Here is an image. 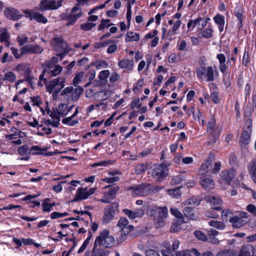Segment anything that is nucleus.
Instances as JSON below:
<instances>
[{
	"label": "nucleus",
	"mask_w": 256,
	"mask_h": 256,
	"mask_svg": "<svg viewBox=\"0 0 256 256\" xmlns=\"http://www.w3.org/2000/svg\"><path fill=\"white\" fill-rule=\"evenodd\" d=\"M212 157V154L209 155L208 158L202 164L199 170L200 184L204 190H208L213 189L215 186L213 178L208 175Z\"/></svg>",
	"instance_id": "obj_1"
},
{
	"label": "nucleus",
	"mask_w": 256,
	"mask_h": 256,
	"mask_svg": "<svg viewBox=\"0 0 256 256\" xmlns=\"http://www.w3.org/2000/svg\"><path fill=\"white\" fill-rule=\"evenodd\" d=\"M114 244L115 239L114 237L110 234L108 230H104L100 232L99 235L96 238L94 245L110 248L112 247Z\"/></svg>",
	"instance_id": "obj_2"
},
{
	"label": "nucleus",
	"mask_w": 256,
	"mask_h": 256,
	"mask_svg": "<svg viewBox=\"0 0 256 256\" xmlns=\"http://www.w3.org/2000/svg\"><path fill=\"white\" fill-rule=\"evenodd\" d=\"M196 72L198 78L200 80H204L207 82H212L214 80L215 72L211 66H201L196 68Z\"/></svg>",
	"instance_id": "obj_3"
},
{
	"label": "nucleus",
	"mask_w": 256,
	"mask_h": 256,
	"mask_svg": "<svg viewBox=\"0 0 256 256\" xmlns=\"http://www.w3.org/2000/svg\"><path fill=\"white\" fill-rule=\"evenodd\" d=\"M236 175V170L234 168L222 171L218 178V183L221 185V187L224 189L226 188Z\"/></svg>",
	"instance_id": "obj_4"
},
{
	"label": "nucleus",
	"mask_w": 256,
	"mask_h": 256,
	"mask_svg": "<svg viewBox=\"0 0 256 256\" xmlns=\"http://www.w3.org/2000/svg\"><path fill=\"white\" fill-rule=\"evenodd\" d=\"M50 44L56 51L60 52L59 56L61 57V59L68 52V44L61 36L54 38L50 41Z\"/></svg>",
	"instance_id": "obj_5"
},
{
	"label": "nucleus",
	"mask_w": 256,
	"mask_h": 256,
	"mask_svg": "<svg viewBox=\"0 0 256 256\" xmlns=\"http://www.w3.org/2000/svg\"><path fill=\"white\" fill-rule=\"evenodd\" d=\"M128 190H132V194L134 196H146L152 192L148 184H142L131 186Z\"/></svg>",
	"instance_id": "obj_6"
},
{
	"label": "nucleus",
	"mask_w": 256,
	"mask_h": 256,
	"mask_svg": "<svg viewBox=\"0 0 256 256\" xmlns=\"http://www.w3.org/2000/svg\"><path fill=\"white\" fill-rule=\"evenodd\" d=\"M65 82L66 78L64 76L54 78L50 80L49 84L47 86V90L50 93L52 92H58L64 88Z\"/></svg>",
	"instance_id": "obj_7"
},
{
	"label": "nucleus",
	"mask_w": 256,
	"mask_h": 256,
	"mask_svg": "<svg viewBox=\"0 0 256 256\" xmlns=\"http://www.w3.org/2000/svg\"><path fill=\"white\" fill-rule=\"evenodd\" d=\"M248 214L244 212H238L236 215L230 218V222L234 228H240L246 224Z\"/></svg>",
	"instance_id": "obj_8"
},
{
	"label": "nucleus",
	"mask_w": 256,
	"mask_h": 256,
	"mask_svg": "<svg viewBox=\"0 0 256 256\" xmlns=\"http://www.w3.org/2000/svg\"><path fill=\"white\" fill-rule=\"evenodd\" d=\"M79 6L80 4H77L72 8V11L70 13H66L62 15V18L68 22V23L66 24V26L74 24L76 20L81 16L82 12L80 11L78 13H76V12L80 10Z\"/></svg>",
	"instance_id": "obj_9"
},
{
	"label": "nucleus",
	"mask_w": 256,
	"mask_h": 256,
	"mask_svg": "<svg viewBox=\"0 0 256 256\" xmlns=\"http://www.w3.org/2000/svg\"><path fill=\"white\" fill-rule=\"evenodd\" d=\"M168 168L166 164H156L153 166L152 174V176L158 180H161L164 178L168 175Z\"/></svg>",
	"instance_id": "obj_10"
},
{
	"label": "nucleus",
	"mask_w": 256,
	"mask_h": 256,
	"mask_svg": "<svg viewBox=\"0 0 256 256\" xmlns=\"http://www.w3.org/2000/svg\"><path fill=\"white\" fill-rule=\"evenodd\" d=\"M83 89L82 88H74L72 86H68L62 92V94H66L68 98L69 99L72 101H76L80 94L82 93Z\"/></svg>",
	"instance_id": "obj_11"
},
{
	"label": "nucleus",
	"mask_w": 256,
	"mask_h": 256,
	"mask_svg": "<svg viewBox=\"0 0 256 256\" xmlns=\"http://www.w3.org/2000/svg\"><path fill=\"white\" fill-rule=\"evenodd\" d=\"M147 214L150 216L167 218L168 210L166 206H152L148 210Z\"/></svg>",
	"instance_id": "obj_12"
},
{
	"label": "nucleus",
	"mask_w": 256,
	"mask_h": 256,
	"mask_svg": "<svg viewBox=\"0 0 256 256\" xmlns=\"http://www.w3.org/2000/svg\"><path fill=\"white\" fill-rule=\"evenodd\" d=\"M96 188H78L76 193L74 201L86 200L92 194L96 191Z\"/></svg>",
	"instance_id": "obj_13"
},
{
	"label": "nucleus",
	"mask_w": 256,
	"mask_h": 256,
	"mask_svg": "<svg viewBox=\"0 0 256 256\" xmlns=\"http://www.w3.org/2000/svg\"><path fill=\"white\" fill-rule=\"evenodd\" d=\"M63 0L41 1L40 8L41 10H56L62 6Z\"/></svg>",
	"instance_id": "obj_14"
},
{
	"label": "nucleus",
	"mask_w": 256,
	"mask_h": 256,
	"mask_svg": "<svg viewBox=\"0 0 256 256\" xmlns=\"http://www.w3.org/2000/svg\"><path fill=\"white\" fill-rule=\"evenodd\" d=\"M122 211L130 220L142 218L145 214V210L142 208L134 210L124 208Z\"/></svg>",
	"instance_id": "obj_15"
},
{
	"label": "nucleus",
	"mask_w": 256,
	"mask_h": 256,
	"mask_svg": "<svg viewBox=\"0 0 256 256\" xmlns=\"http://www.w3.org/2000/svg\"><path fill=\"white\" fill-rule=\"evenodd\" d=\"M43 48L39 45L37 44H26L20 48L22 54H40L43 52Z\"/></svg>",
	"instance_id": "obj_16"
},
{
	"label": "nucleus",
	"mask_w": 256,
	"mask_h": 256,
	"mask_svg": "<svg viewBox=\"0 0 256 256\" xmlns=\"http://www.w3.org/2000/svg\"><path fill=\"white\" fill-rule=\"evenodd\" d=\"M216 120L213 116H212L208 124L207 132L214 137H218L221 132V128L216 126Z\"/></svg>",
	"instance_id": "obj_17"
},
{
	"label": "nucleus",
	"mask_w": 256,
	"mask_h": 256,
	"mask_svg": "<svg viewBox=\"0 0 256 256\" xmlns=\"http://www.w3.org/2000/svg\"><path fill=\"white\" fill-rule=\"evenodd\" d=\"M252 126L250 124L247 126L246 129L242 132L240 140V144L241 146L244 147L249 144L252 134Z\"/></svg>",
	"instance_id": "obj_18"
},
{
	"label": "nucleus",
	"mask_w": 256,
	"mask_h": 256,
	"mask_svg": "<svg viewBox=\"0 0 256 256\" xmlns=\"http://www.w3.org/2000/svg\"><path fill=\"white\" fill-rule=\"evenodd\" d=\"M26 16L30 20H35L38 22L42 24H46L48 22V20L42 14L32 12L30 10L24 11Z\"/></svg>",
	"instance_id": "obj_19"
},
{
	"label": "nucleus",
	"mask_w": 256,
	"mask_h": 256,
	"mask_svg": "<svg viewBox=\"0 0 256 256\" xmlns=\"http://www.w3.org/2000/svg\"><path fill=\"white\" fill-rule=\"evenodd\" d=\"M206 200L210 204V206L213 210H221L220 206L222 201L218 196H209L206 197Z\"/></svg>",
	"instance_id": "obj_20"
},
{
	"label": "nucleus",
	"mask_w": 256,
	"mask_h": 256,
	"mask_svg": "<svg viewBox=\"0 0 256 256\" xmlns=\"http://www.w3.org/2000/svg\"><path fill=\"white\" fill-rule=\"evenodd\" d=\"M70 109L68 108V105L66 104H60L58 107L54 110V114L60 118L61 117L66 116L70 112Z\"/></svg>",
	"instance_id": "obj_21"
},
{
	"label": "nucleus",
	"mask_w": 256,
	"mask_h": 256,
	"mask_svg": "<svg viewBox=\"0 0 256 256\" xmlns=\"http://www.w3.org/2000/svg\"><path fill=\"white\" fill-rule=\"evenodd\" d=\"M4 14L7 18L14 20H17L22 17L20 12L14 8H6Z\"/></svg>",
	"instance_id": "obj_22"
},
{
	"label": "nucleus",
	"mask_w": 256,
	"mask_h": 256,
	"mask_svg": "<svg viewBox=\"0 0 256 256\" xmlns=\"http://www.w3.org/2000/svg\"><path fill=\"white\" fill-rule=\"evenodd\" d=\"M117 226H118L120 230H122V232L124 234L130 233L134 228L132 225L129 224L128 220L124 218H122L120 219L117 224Z\"/></svg>",
	"instance_id": "obj_23"
},
{
	"label": "nucleus",
	"mask_w": 256,
	"mask_h": 256,
	"mask_svg": "<svg viewBox=\"0 0 256 256\" xmlns=\"http://www.w3.org/2000/svg\"><path fill=\"white\" fill-rule=\"evenodd\" d=\"M110 252L108 250L102 248H97V246H94V248L92 250L91 254L90 251H86L84 253L85 256H108Z\"/></svg>",
	"instance_id": "obj_24"
},
{
	"label": "nucleus",
	"mask_w": 256,
	"mask_h": 256,
	"mask_svg": "<svg viewBox=\"0 0 256 256\" xmlns=\"http://www.w3.org/2000/svg\"><path fill=\"white\" fill-rule=\"evenodd\" d=\"M115 214L114 208L112 205L107 206L104 209V214L102 218V222L108 224L113 218Z\"/></svg>",
	"instance_id": "obj_25"
},
{
	"label": "nucleus",
	"mask_w": 256,
	"mask_h": 256,
	"mask_svg": "<svg viewBox=\"0 0 256 256\" xmlns=\"http://www.w3.org/2000/svg\"><path fill=\"white\" fill-rule=\"evenodd\" d=\"M239 256H256V246L247 244L240 250Z\"/></svg>",
	"instance_id": "obj_26"
},
{
	"label": "nucleus",
	"mask_w": 256,
	"mask_h": 256,
	"mask_svg": "<svg viewBox=\"0 0 256 256\" xmlns=\"http://www.w3.org/2000/svg\"><path fill=\"white\" fill-rule=\"evenodd\" d=\"M118 187H114L110 188L108 192L104 194L103 198L100 200L104 203H108L115 196L116 192L118 190Z\"/></svg>",
	"instance_id": "obj_27"
},
{
	"label": "nucleus",
	"mask_w": 256,
	"mask_h": 256,
	"mask_svg": "<svg viewBox=\"0 0 256 256\" xmlns=\"http://www.w3.org/2000/svg\"><path fill=\"white\" fill-rule=\"evenodd\" d=\"M50 116L52 119L44 120L42 121L44 124L46 126H52L54 128H58L60 124V118L52 113L50 114Z\"/></svg>",
	"instance_id": "obj_28"
},
{
	"label": "nucleus",
	"mask_w": 256,
	"mask_h": 256,
	"mask_svg": "<svg viewBox=\"0 0 256 256\" xmlns=\"http://www.w3.org/2000/svg\"><path fill=\"white\" fill-rule=\"evenodd\" d=\"M14 70L18 72L24 77L28 74H31L32 72L29 65L26 64H20L17 65L14 68Z\"/></svg>",
	"instance_id": "obj_29"
},
{
	"label": "nucleus",
	"mask_w": 256,
	"mask_h": 256,
	"mask_svg": "<svg viewBox=\"0 0 256 256\" xmlns=\"http://www.w3.org/2000/svg\"><path fill=\"white\" fill-rule=\"evenodd\" d=\"M111 94L112 92L110 90H104L96 92L94 94V97L98 100L101 101L108 99Z\"/></svg>",
	"instance_id": "obj_30"
},
{
	"label": "nucleus",
	"mask_w": 256,
	"mask_h": 256,
	"mask_svg": "<svg viewBox=\"0 0 256 256\" xmlns=\"http://www.w3.org/2000/svg\"><path fill=\"white\" fill-rule=\"evenodd\" d=\"M134 62L132 60L129 59H123L120 61L118 66L122 68H126L128 70H132L134 66Z\"/></svg>",
	"instance_id": "obj_31"
},
{
	"label": "nucleus",
	"mask_w": 256,
	"mask_h": 256,
	"mask_svg": "<svg viewBox=\"0 0 256 256\" xmlns=\"http://www.w3.org/2000/svg\"><path fill=\"white\" fill-rule=\"evenodd\" d=\"M208 225L220 230H223L226 228L225 224L222 221L217 220H212L208 222Z\"/></svg>",
	"instance_id": "obj_32"
},
{
	"label": "nucleus",
	"mask_w": 256,
	"mask_h": 256,
	"mask_svg": "<svg viewBox=\"0 0 256 256\" xmlns=\"http://www.w3.org/2000/svg\"><path fill=\"white\" fill-rule=\"evenodd\" d=\"M140 38V36L138 34L128 31L126 34L125 40L126 42H137Z\"/></svg>",
	"instance_id": "obj_33"
},
{
	"label": "nucleus",
	"mask_w": 256,
	"mask_h": 256,
	"mask_svg": "<svg viewBox=\"0 0 256 256\" xmlns=\"http://www.w3.org/2000/svg\"><path fill=\"white\" fill-rule=\"evenodd\" d=\"M48 70L52 76H56L59 74L62 71V68L60 65L53 66L52 64H49Z\"/></svg>",
	"instance_id": "obj_34"
},
{
	"label": "nucleus",
	"mask_w": 256,
	"mask_h": 256,
	"mask_svg": "<svg viewBox=\"0 0 256 256\" xmlns=\"http://www.w3.org/2000/svg\"><path fill=\"white\" fill-rule=\"evenodd\" d=\"M210 154H212L213 155V157L212 158V161L214 160V155L212 153H210ZM221 166H222V164L220 162H215L213 166L212 164V163H211V166H210V168H209L208 172L210 171L212 174H216L220 170L221 168Z\"/></svg>",
	"instance_id": "obj_35"
},
{
	"label": "nucleus",
	"mask_w": 256,
	"mask_h": 256,
	"mask_svg": "<svg viewBox=\"0 0 256 256\" xmlns=\"http://www.w3.org/2000/svg\"><path fill=\"white\" fill-rule=\"evenodd\" d=\"M170 212L172 215L178 218L177 220H179L180 222H185L182 214L178 208L174 207L171 208Z\"/></svg>",
	"instance_id": "obj_36"
},
{
	"label": "nucleus",
	"mask_w": 256,
	"mask_h": 256,
	"mask_svg": "<svg viewBox=\"0 0 256 256\" xmlns=\"http://www.w3.org/2000/svg\"><path fill=\"white\" fill-rule=\"evenodd\" d=\"M79 122L78 119H74L71 116L64 118L62 120V123L70 126H73Z\"/></svg>",
	"instance_id": "obj_37"
},
{
	"label": "nucleus",
	"mask_w": 256,
	"mask_h": 256,
	"mask_svg": "<svg viewBox=\"0 0 256 256\" xmlns=\"http://www.w3.org/2000/svg\"><path fill=\"white\" fill-rule=\"evenodd\" d=\"M16 75L14 72H8L4 74L2 79L4 81L12 83L16 81Z\"/></svg>",
	"instance_id": "obj_38"
},
{
	"label": "nucleus",
	"mask_w": 256,
	"mask_h": 256,
	"mask_svg": "<svg viewBox=\"0 0 256 256\" xmlns=\"http://www.w3.org/2000/svg\"><path fill=\"white\" fill-rule=\"evenodd\" d=\"M184 216L190 220H194L196 218L194 210L190 207H187L184 210Z\"/></svg>",
	"instance_id": "obj_39"
},
{
	"label": "nucleus",
	"mask_w": 256,
	"mask_h": 256,
	"mask_svg": "<svg viewBox=\"0 0 256 256\" xmlns=\"http://www.w3.org/2000/svg\"><path fill=\"white\" fill-rule=\"evenodd\" d=\"M38 128H40L42 132L38 130L37 134L38 136H44V134H50L52 133V129L48 126H44L42 124H40L38 126Z\"/></svg>",
	"instance_id": "obj_40"
},
{
	"label": "nucleus",
	"mask_w": 256,
	"mask_h": 256,
	"mask_svg": "<svg viewBox=\"0 0 256 256\" xmlns=\"http://www.w3.org/2000/svg\"><path fill=\"white\" fill-rule=\"evenodd\" d=\"M214 30L212 28H206L198 34L200 38L203 37L206 38H211L213 36Z\"/></svg>",
	"instance_id": "obj_41"
},
{
	"label": "nucleus",
	"mask_w": 256,
	"mask_h": 256,
	"mask_svg": "<svg viewBox=\"0 0 256 256\" xmlns=\"http://www.w3.org/2000/svg\"><path fill=\"white\" fill-rule=\"evenodd\" d=\"M109 19H103L100 22V24L98 26V30H102L104 28H108L114 25L113 24L110 22Z\"/></svg>",
	"instance_id": "obj_42"
},
{
	"label": "nucleus",
	"mask_w": 256,
	"mask_h": 256,
	"mask_svg": "<svg viewBox=\"0 0 256 256\" xmlns=\"http://www.w3.org/2000/svg\"><path fill=\"white\" fill-rule=\"evenodd\" d=\"M10 38V34L5 28H1L0 34V41L8 42Z\"/></svg>",
	"instance_id": "obj_43"
},
{
	"label": "nucleus",
	"mask_w": 256,
	"mask_h": 256,
	"mask_svg": "<svg viewBox=\"0 0 256 256\" xmlns=\"http://www.w3.org/2000/svg\"><path fill=\"white\" fill-rule=\"evenodd\" d=\"M114 161L112 160H102L99 162L94 163L92 164V167L94 168L96 166H108L114 163Z\"/></svg>",
	"instance_id": "obj_44"
},
{
	"label": "nucleus",
	"mask_w": 256,
	"mask_h": 256,
	"mask_svg": "<svg viewBox=\"0 0 256 256\" xmlns=\"http://www.w3.org/2000/svg\"><path fill=\"white\" fill-rule=\"evenodd\" d=\"M248 170L250 175L256 172V160H252L248 166Z\"/></svg>",
	"instance_id": "obj_45"
},
{
	"label": "nucleus",
	"mask_w": 256,
	"mask_h": 256,
	"mask_svg": "<svg viewBox=\"0 0 256 256\" xmlns=\"http://www.w3.org/2000/svg\"><path fill=\"white\" fill-rule=\"evenodd\" d=\"M148 169L147 165L144 164H137L135 167V172L136 174H140Z\"/></svg>",
	"instance_id": "obj_46"
},
{
	"label": "nucleus",
	"mask_w": 256,
	"mask_h": 256,
	"mask_svg": "<svg viewBox=\"0 0 256 256\" xmlns=\"http://www.w3.org/2000/svg\"><path fill=\"white\" fill-rule=\"evenodd\" d=\"M184 223V222H180L179 220H176V222H174L170 227L171 232H178L182 229V228L181 226V224Z\"/></svg>",
	"instance_id": "obj_47"
},
{
	"label": "nucleus",
	"mask_w": 256,
	"mask_h": 256,
	"mask_svg": "<svg viewBox=\"0 0 256 256\" xmlns=\"http://www.w3.org/2000/svg\"><path fill=\"white\" fill-rule=\"evenodd\" d=\"M214 22L219 26H224V16L220 14H216L214 18Z\"/></svg>",
	"instance_id": "obj_48"
},
{
	"label": "nucleus",
	"mask_w": 256,
	"mask_h": 256,
	"mask_svg": "<svg viewBox=\"0 0 256 256\" xmlns=\"http://www.w3.org/2000/svg\"><path fill=\"white\" fill-rule=\"evenodd\" d=\"M50 198H46L44 200L42 203V206L43 208V211L45 212H50L52 210V208L50 205Z\"/></svg>",
	"instance_id": "obj_49"
},
{
	"label": "nucleus",
	"mask_w": 256,
	"mask_h": 256,
	"mask_svg": "<svg viewBox=\"0 0 256 256\" xmlns=\"http://www.w3.org/2000/svg\"><path fill=\"white\" fill-rule=\"evenodd\" d=\"M18 153L20 155L26 156L30 153L28 152V147L27 145L24 144L20 146L18 150Z\"/></svg>",
	"instance_id": "obj_50"
},
{
	"label": "nucleus",
	"mask_w": 256,
	"mask_h": 256,
	"mask_svg": "<svg viewBox=\"0 0 256 256\" xmlns=\"http://www.w3.org/2000/svg\"><path fill=\"white\" fill-rule=\"evenodd\" d=\"M24 134V133L22 132V131L18 130L17 132H16L14 134L6 135V138H8V140H12L14 138H22Z\"/></svg>",
	"instance_id": "obj_51"
},
{
	"label": "nucleus",
	"mask_w": 256,
	"mask_h": 256,
	"mask_svg": "<svg viewBox=\"0 0 256 256\" xmlns=\"http://www.w3.org/2000/svg\"><path fill=\"white\" fill-rule=\"evenodd\" d=\"M166 218L154 217V222L156 227H162L164 225V219Z\"/></svg>",
	"instance_id": "obj_52"
},
{
	"label": "nucleus",
	"mask_w": 256,
	"mask_h": 256,
	"mask_svg": "<svg viewBox=\"0 0 256 256\" xmlns=\"http://www.w3.org/2000/svg\"><path fill=\"white\" fill-rule=\"evenodd\" d=\"M17 40L20 46H23L28 42V38L26 34H23L17 38Z\"/></svg>",
	"instance_id": "obj_53"
},
{
	"label": "nucleus",
	"mask_w": 256,
	"mask_h": 256,
	"mask_svg": "<svg viewBox=\"0 0 256 256\" xmlns=\"http://www.w3.org/2000/svg\"><path fill=\"white\" fill-rule=\"evenodd\" d=\"M32 106L40 107L42 101L41 98L38 96H32L30 98Z\"/></svg>",
	"instance_id": "obj_54"
},
{
	"label": "nucleus",
	"mask_w": 256,
	"mask_h": 256,
	"mask_svg": "<svg viewBox=\"0 0 256 256\" xmlns=\"http://www.w3.org/2000/svg\"><path fill=\"white\" fill-rule=\"evenodd\" d=\"M110 74V72L108 70H104L101 71L98 74V78L100 80H106Z\"/></svg>",
	"instance_id": "obj_55"
},
{
	"label": "nucleus",
	"mask_w": 256,
	"mask_h": 256,
	"mask_svg": "<svg viewBox=\"0 0 256 256\" xmlns=\"http://www.w3.org/2000/svg\"><path fill=\"white\" fill-rule=\"evenodd\" d=\"M111 42H112V41L110 40L105 42H96L94 44V48L96 49L104 48Z\"/></svg>",
	"instance_id": "obj_56"
},
{
	"label": "nucleus",
	"mask_w": 256,
	"mask_h": 256,
	"mask_svg": "<svg viewBox=\"0 0 256 256\" xmlns=\"http://www.w3.org/2000/svg\"><path fill=\"white\" fill-rule=\"evenodd\" d=\"M108 66V62L103 60H98L95 63V66L97 69H102L106 68Z\"/></svg>",
	"instance_id": "obj_57"
},
{
	"label": "nucleus",
	"mask_w": 256,
	"mask_h": 256,
	"mask_svg": "<svg viewBox=\"0 0 256 256\" xmlns=\"http://www.w3.org/2000/svg\"><path fill=\"white\" fill-rule=\"evenodd\" d=\"M169 194L174 198H178L180 196L181 192L178 188H176L174 189L170 190Z\"/></svg>",
	"instance_id": "obj_58"
},
{
	"label": "nucleus",
	"mask_w": 256,
	"mask_h": 256,
	"mask_svg": "<svg viewBox=\"0 0 256 256\" xmlns=\"http://www.w3.org/2000/svg\"><path fill=\"white\" fill-rule=\"evenodd\" d=\"M96 26V24L90 22H86L82 24L80 26V28L84 30H89Z\"/></svg>",
	"instance_id": "obj_59"
},
{
	"label": "nucleus",
	"mask_w": 256,
	"mask_h": 256,
	"mask_svg": "<svg viewBox=\"0 0 256 256\" xmlns=\"http://www.w3.org/2000/svg\"><path fill=\"white\" fill-rule=\"evenodd\" d=\"M177 46L180 50L185 51L187 50V44L184 40L178 41Z\"/></svg>",
	"instance_id": "obj_60"
},
{
	"label": "nucleus",
	"mask_w": 256,
	"mask_h": 256,
	"mask_svg": "<svg viewBox=\"0 0 256 256\" xmlns=\"http://www.w3.org/2000/svg\"><path fill=\"white\" fill-rule=\"evenodd\" d=\"M30 151L32 154H40L42 152V149L38 146H34L30 149Z\"/></svg>",
	"instance_id": "obj_61"
},
{
	"label": "nucleus",
	"mask_w": 256,
	"mask_h": 256,
	"mask_svg": "<svg viewBox=\"0 0 256 256\" xmlns=\"http://www.w3.org/2000/svg\"><path fill=\"white\" fill-rule=\"evenodd\" d=\"M144 84V80H140L135 84L132 88V91L134 92H138L142 88Z\"/></svg>",
	"instance_id": "obj_62"
},
{
	"label": "nucleus",
	"mask_w": 256,
	"mask_h": 256,
	"mask_svg": "<svg viewBox=\"0 0 256 256\" xmlns=\"http://www.w3.org/2000/svg\"><path fill=\"white\" fill-rule=\"evenodd\" d=\"M195 236L198 239L203 241L206 240L207 239L206 236L200 230H196L194 232Z\"/></svg>",
	"instance_id": "obj_63"
},
{
	"label": "nucleus",
	"mask_w": 256,
	"mask_h": 256,
	"mask_svg": "<svg viewBox=\"0 0 256 256\" xmlns=\"http://www.w3.org/2000/svg\"><path fill=\"white\" fill-rule=\"evenodd\" d=\"M146 256H160L158 252L151 248L148 249L145 252Z\"/></svg>",
	"instance_id": "obj_64"
}]
</instances>
